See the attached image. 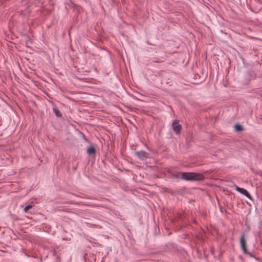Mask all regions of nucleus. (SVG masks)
I'll return each instance as SVG.
<instances>
[{
    "instance_id": "obj_1",
    "label": "nucleus",
    "mask_w": 262,
    "mask_h": 262,
    "mask_svg": "<svg viewBox=\"0 0 262 262\" xmlns=\"http://www.w3.org/2000/svg\"><path fill=\"white\" fill-rule=\"evenodd\" d=\"M185 180H201L203 179L202 174L192 172H182L179 174Z\"/></svg>"
},
{
    "instance_id": "obj_2",
    "label": "nucleus",
    "mask_w": 262,
    "mask_h": 262,
    "mask_svg": "<svg viewBox=\"0 0 262 262\" xmlns=\"http://www.w3.org/2000/svg\"><path fill=\"white\" fill-rule=\"evenodd\" d=\"M172 128H173V131L176 134H178L180 132L181 128H182V126H181V124H179L178 120H174L172 123Z\"/></svg>"
},
{
    "instance_id": "obj_3",
    "label": "nucleus",
    "mask_w": 262,
    "mask_h": 262,
    "mask_svg": "<svg viewBox=\"0 0 262 262\" xmlns=\"http://www.w3.org/2000/svg\"><path fill=\"white\" fill-rule=\"evenodd\" d=\"M235 189L238 192H240L242 194L244 195L246 197H247L249 199H251V195L249 194V193L248 192L247 190H246L244 188L239 187L237 186H235Z\"/></svg>"
},
{
    "instance_id": "obj_4",
    "label": "nucleus",
    "mask_w": 262,
    "mask_h": 262,
    "mask_svg": "<svg viewBox=\"0 0 262 262\" xmlns=\"http://www.w3.org/2000/svg\"><path fill=\"white\" fill-rule=\"evenodd\" d=\"M136 155L142 160H144L148 157V154L142 150L136 152Z\"/></svg>"
},
{
    "instance_id": "obj_5",
    "label": "nucleus",
    "mask_w": 262,
    "mask_h": 262,
    "mask_svg": "<svg viewBox=\"0 0 262 262\" xmlns=\"http://www.w3.org/2000/svg\"><path fill=\"white\" fill-rule=\"evenodd\" d=\"M240 244H241V246L242 249L243 250L244 252L245 253H247V248H246V240L245 238V236L244 235L243 236H242V237H241Z\"/></svg>"
},
{
    "instance_id": "obj_6",
    "label": "nucleus",
    "mask_w": 262,
    "mask_h": 262,
    "mask_svg": "<svg viewBox=\"0 0 262 262\" xmlns=\"http://www.w3.org/2000/svg\"><path fill=\"white\" fill-rule=\"evenodd\" d=\"M87 152L90 155H93L95 153V149L93 147L89 148L87 150Z\"/></svg>"
},
{
    "instance_id": "obj_7",
    "label": "nucleus",
    "mask_w": 262,
    "mask_h": 262,
    "mask_svg": "<svg viewBox=\"0 0 262 262\" xmlns=\"http://www.w3.org/2000/svg\"><path fill=\"white\" fill-rule=\"evenodd\" d=\"M33 207V205H29L26 206L24 209V211L25 212H27L30 209H31Z\"/></svg>"
},
{
    "instance_id": "obj_8",
    "label": "nucleus",
    "mask_w": 262,
    "mask_h": 262,
    "mask_svg": "<svg viewBox=\"0 0 262 262\" xmlns=\"http://www.w3.org/2000/svg\"><path fill=\"white\" fill-rule=\"evenodd\" d=\"M54 112L55 113L56 115L58 117H61V112L58 110L56 108H54Z\"/></svg>"
},
{
    "instance_id": "obj_9",
    "label": "nucleus",
    "mask_w": 262,
    "mask_h": 262,
    "mask_svg": "<svg viewBox=\"0 0 262 262\" xmlns=\"http://www.w3.org/2000/svg\"><path fill=\"white\" fill-rule=\"evenodd\" d=\"M234 127H235V130L237 131H241L243 129L242 126L240 125H235Z\"/></svg>"
}]
</instances>
